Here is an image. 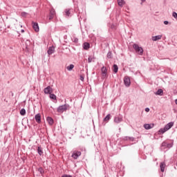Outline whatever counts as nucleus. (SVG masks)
<instances>
[{
	"label": "nucleus",
	"instance_id": "nucleus-1",
	"mask_svg": "<svg viewBox=\"0 0 177 177\" xmlns=\"http://www.w3.org/2000/svg\"><path fill=\"white\" fill-rule=\"evenodd\" d=\"M133 48L138 55H140V56L143 55V48L139 46V45L136 44H133Z\"/></svg>",
	"mask_w": 177,
	"mask_h": 177
},
{
	"label": "nucleus",
	"instance_id": "nucleus-2",
	"mask_svg": "<svg viewBox=\"0 0 177 177\" xmlns=\"http://www.w3.org/2000/svg\"><path fill=\"white\" fill-rule=\"evenodd\" d=\"M67 109H70V105L68 104H64V105H61L59 106L57 109V113H64V111H67Z\"/></svg>",
	"mask_w": 177,
	"mask_h": 177
},
{
	"label": "nucleus",
	"instance_id": "nucleus-3",
	"mask_svg": "<svg viewBox=\"0 0 177 177\" xmlns=\"http://www.w3.org/2000/svg\"><path fill=\"white\" fill-rule=\"evenodd\" d=\"M160 147L162 149L163 148V150H165V149H171V147H174V142L167 143L166 141H163Z\"/></svg>",
	"mask_w": 177,
	"mask_h": 177
},
{
	"label": "nucleus",
	"instance_id": "nucleus-4",
	"mask_svg": "<svg viewBox=\"0 0 177 177\" xmlns=\"http://www.w3.org/2000/svg\"><path fill=\"white\" fill-rule=\"evenodd\" d=\"M55 16H56V11H55V9H51L48 17L49 21H50V20H53V19H55Z\"/></svg>",
	"mask_w": 177,
	"mask_h": 177
},
{
	"label": "nucleus",
	"instance_id": "nucleus-5",
	"mask_svg": "<svg viewBox=\"0 0 177 177\" xmlns=\"http://www.w3.org/2000/svg\"><path fill=\"white\" fill-rule=\"evenodd\" d=\"M102 72V79L107 78V68L106 66H102L101 68Z\"/></svg>",
	"mask_w": 177,
	"mask_h": 177
},
{
	"label": "nucleus",
	"instance_id": "nucleus-6",
	"mask_svg": "<svg viewBox=\"0 0 177 177\" xmlns=\"http://www.w3.org/2000/svg\"><path fill=\"white\" fill-rule=\"evenodd\" d=\"M124 84L127 88H129V86H131V79L128 76H125L124 77Z\"/></svg>",
	"mask_w": 177,
	"mask_h": 177
},
{
	"label": "nucleus",
	"instance_id": "nucleus-7",
	"mask_svg": "<svg viewBox=\"0 0 177 177\" xmlns=\"http://www.w3.org/2000/svg\"><path fill=\"white\" fill-rule=\"evenodd\" d=\"M44 92L46 95H50V93H53V88L50 86H48L44 89Z\"/></svg>",
	"mask_w": 177,
	"mask_h": 177
},
{
	"label": "nucleus",
	"instance_id": "nucleus-8",
	"mask_svg": "<svg viewBox=\"0 0 177 177\" xmlns=\"http://www.w3.org/2000/svg\"><path fill=\"white\" fill-rule=\"evenodd\" d=\"M82 153L80 151H74L72 153L71 157H73V158L74 160H77L78 158V157H80Z\"/></svg>",
	"mask_w": 177,
	"mask_h": 177
},
{
	"label": "nucleus",
	"instance_id": "nucleus-9",
	"mask_svg": "<svg viewBox=\"0 0 177 177\" xmlns=\"http://www.w3.org/2000/svg\"><path fill=\"white\" fill-rule=\"evenodd\" d=\"M32 28L35 30L36 32L39 31V26H38V23L37 22H32Z\"/></svg>",
	"mask_w": 177,
	"mask_h": 177
},
{
	"label": "nucleus",
	"instance_id": "nucleus-10",
	"mask_svg": "<svg viewBox=\"0 0 177 177\" xmlns=\"http://www.w3.org/2000/svg\"><path fill=\"white\" fill-rule=\"evenodd\" d=\"M47 53L49 56H50V55H53V53H55V47L53 46H50L48 50H47Z\"/></svg>",
	"mask_w": 177,
	"mask_h": 177
},
{
	"label": "nucleus",
	"instance_id": "nucleus-11",
	"mask_svg": "<svg viewBox=\"0 0 177 177\" xmlns=\"http://www.w3.org/2000/svg\"><path fill=\"white\" fill-rule=\"evenodd\" d=\"M35 120L37 124H41V114L37 113L35 115Z\"/></svg>",
	"mask_w": 177,
	"mask_h": 177
},
{
	"label": "nucleus",
	"instance_id": "nucleus-12",
	"mask_svg": "<svg viewBox=\"0 0 177 177\" xmlns=\"http://www.w3.org/2000/svg\"><path fill=\"white\" fill-rule=\"evenodd\" d=\"M173 127H174V122H170L165 126V129H166L167 131H169V129H171V128Z\"/></svg>",
	"mask_w": 177,
	"mask_h": 177
},
{
	"label": "nucleus",
	"instance_id": "nucleus-13",
	"mask_svg": "<svg viewBox=\"0 0 177 177\" xmlns=\"http://www.w3.org/2000/svg\"><path fill=\"white\" fill-rule=\"evenodd\" d=\"M71 12H73V9L70 8H67L64 11L66 16H67L68 17H70V16H71Z\"/></svg>",
	"mask_w": 177,
	"mask_h": 177
},
{
	"label": "nucleus",
	"instance_id": "nucleus-14",
	"mask_svg": "<svg viewBox=\"0 0 177 177\" xmlns=\"http://www.w3.org/2000/svg\"><path fill=\"white\" fill-rule=\"evenodd\" d=\"M122 118L120 116H115L114 118V122H115L116 124H120V122H122Z\"/></svg>",
	"mask_w": 177,
	"mask_h": 177
},
{
	"label": "nucleus",
	"instance_id": "nucleus-15",
	"mask_svg": "<svg viewBox=\"0 0 177 177\" xmlns=\"http://www.w3.org/2000/svg\"><path fill=\"white\" fill-rule=\"evenodd\" d=\"M144 128L145 129H151V128H154V124H145Z\"/></svg>",
	"mask_w": 177,
	"mask_h": 177
},
{
	"label": "nucleus",
	"instance_id": "nucleus-16",
	"mask_svg": "<svg viewBox=\"0 0 177 177\" xmlns=\"http://www.w3.org/2000/svg\"><path fill=\"white\" fill-rule=\"evenodd\" d=\"M91 48V44L88 42H84L83 44V48L84 49V50H88V49H89Z\"/></svg>",
	"mask_w": 177,
	"mask_h": 177
},
{
	"label": "nucleus",
	"instance_id": "nucleus-17",
	"mask_svg": "<svg viewBox=\"0 0 177 177\" xmlns=\"http://www.w3.org/2000/svg\"><path fill=\"white\" fill-rule=\"evenodd\" d=\"M155 95L158 96H162L164 95V91L161 88L158 89V91L155 93Z\"/></svg>",
	"mask_w": 177,
	"mask_h": 177
},
{
	"label": "nucleus",
	"instance_id": "nucleus-18",
	"mask_svg": "<svg viewBox=\"0 0 177 177\" xmlns=\"http://www.w3.org/2000/svg\"><path fill=\"white\" fill-rule=\"evenodd\" d=\"M165 167H166L165 162H160V168L161 172H164V171H165Z\"/></svg>",
	"mask_w": 177,
	"mask_h": 177
},
{
	"label": "nucleus",
	"instance_id": "nucleus-19",
	"mask_svg": "<svg viewBox=\"0 0 177 177\" xmlns=\"http://www.w3.org/2000/svg\"><path fill=\"white\" fill-rule=\"evenodd\" d=\"M46 120L50 125H53V124H54L53 118L48 116V117H47Z\"/></svg>",
	"mask_w": 177,
	"mask_h": 177
},
{
	"label": "nucleus",
	"instance_id": "nucleus-20",
	"mask_svg": "<svg viewBox=\"0 0 177 177\" xmlns=\"http://www.w3.org/2000/svg\"><path fill=\"white\" fill-rule=\"evenodd\" d=\"M37 153L39 156H42V154H44V150L41 146L37 147Z\"/></svg>",
	"mask_w": 177,
	"mask_h": 177
},
{
	"label": "nucleus",
	"instance_id": "nucleus-21",
	"mask_svg": "<svg viewBox=\"0 0 177 177\" xmlns=\"http://www.w3.org/2000/svg\"><path fill=\"white\" fill-rule=\"evenodd\" d=\"M162 38V35H156V36H153L151 39L152 41H158V39H161Z\"/></svg>",
	"mask_w": 177,
	"mask_h": 177
},
{
	"label": "nucleus",
	"instance_id": "nucleus-22",
	"mask_svg": "<svg viewBox=\"0 0 177 177\" xmlns=\"http://www.w3.org/2000/svg\"><path fill=\"white\" fill-rule=\"evenodd\" d=\"M111 120V115L108 114L103 120L104 122H109V120Z\"/></svg>",
	"mask_w": 177,
	"mask_h": 177
},
{
	"label": "nucleus",
	"instance_id": "nucleus-23",
	"mask_svg": "<svg viewBox=\"0 0 177 177\" xmlns=\"http://www.w3.org/2000/svg\"><path fill=\"white\" fill-rule=\"evenodd\" d=\"M123 140H129L130 142H133L135 138L133 137L124 136L123 137Z\"/></svg>",
	"mask_w": 177,
	"mask_h": 177
},
{
	"label": "nucleus",
	"instance_id": "nucleus-24",
	"mask_svg": "<svg viewBox=\"0 0 177 177\" xmlns=\"http://www.w3.org/2000/svg\"><path fill=\"white\" fill-rule=\"evenodd\" d=\"M167 132V129L165 127L160 129L158 131V135H161V133H165Z\"/></svg>",
	"mask_w": 177,
	"mask_h": 177
},
{
	"label": "nucleus",
	"instance_id": "nucleus-25",
	"mask_svg": "<svg viewBox=\"0 0 177 177\" xmlns=\"http://www.w3.org/2000/svg\"><path fill=\"white\" fill-rule=\"evenodd\" d=\"M37 171L39 172V174H41V176H44V174H45V170L41 167H40Z\"/></svg>",
	"mask_w": 177,
	"mask_h": 177
},
{
	"label": "nucleus",
	"instance_id": "nucleus-26",
	"mask_svg": "<svg viewBox=\"0 0 177 177\" xmlns=\"http://www.w3.org/2000/svg\"><path fill=\"white\" fill-rule=\"evenodd\" d=\"M113 73L117 74V73H118V66H117V64H113Z\"/></svg>",
	"mask_w": 177,
	"mask_h": 177
},
{
	"label": "nucleus",
	"instance_id": "nucleus-27",
	"mask_svg": "<svg viewBox=\"0 0 177 177\" xmlns=\"http://www.w3.org/2000/svg\"><path fill=\"white\" fill-rule=\"evenodd\" d=\"M107 59H113V53L111 51H109L106 55Z\"/></svg>",
	"mask_w": 177,
	"mask_h": 177
},
{
	"label": "nucleus",
	"instance_id": "nucleus-28",
	"mask_svg": "<svg viewBox=\"0 0 177 177\" xmlns=\"http://www.w3.org/2000/svg\"><path fill=\"white\" fill-rule=\"evenodd\" d=\"M124 3H125V1H124V0H118V5L119 6H124Z\"/></svg>",
	"mask_w": 177,
	"mask_h": 177
},
{
	"label": "nucleus",
	"instance_id": "nucleus-29",
	"mask_svg": "<svg viewBox=\"0 0 177 177\" xmlns=\"http://www.w3.org/2000/svg\"><path fill=\"white\" fill-rule=\"evenodd\" d=\"M66 68L68 71H71L74 68V64H70Z\"/></svg>",
	"mask_w": 177,
	"mask_h": 177
},
{
	"label": "nucleus",
	"instance_id": "nucleus-30",
	"mask_svg": "<svg viewBox=\"0 0 177 177\" xmlns=\"http://www.w3.org/2000/svg\"><path fill=\"white\" fill-rule=\"evenodd\" d=\"M50 99L52 100H56V95L50 93Z\"/></svg>",
	"mask_w": 177,
	"mask_h": 177
},
{
	"label": "nucleus",
	"instance_id": "nucleus-31",
	"mask_svg": "<svg viewBox=\"0 0 177 177\" xmlns=\"http://www.w3.org/2000/svg\"><path fill=\"white\" fill-rule=\"evenodd\" d=\"M19 113L21 115H24L26 114V109H21Z\"/></svg>",
	"mask_w": 177,
	"mask_h": 177
},
{
	"label": "nucleus",
	"instance_id": "nucleus-32",
	"mask_svg": "<svg viewBox=\"0 0 177 177\" xmlns=\"http://www.w3.org/2000/svg\"><path fill=\"white\" fill-rule=\"evenodd\" d=\"M110 28H111V30H116L117 27L114 25V24H112L109 26Z\"/></svg>",
	"mask_w": 177,
	"mask_h": 177
},
{
	"label": "nucleus",
	"instance_id": "nucleus-33",
	"mask_svg": "<svg viewBox=\"0 0 177 177\" xmlns=\"http://www.w3.org/2000/svg\"><path fill=\"white\" fill-rule=\"evenodd\" d=\"M92 60H93V57H92V56H89L88 58V63H92Z\"/></svg>",
	"mask_w": 177,
	"mask_h": 177
},
{
	"label": "nucleus",
	"instance_id": "nucleus-34",
	"mask_svg": "<svg viewBox=\"0 0 177 177\" xmlns=\"http://www.w3.org/2000/svg\"><path fill=\"white\" fill-rule=\"evenodd\" d=\"M172 16H173V17H174V19H176V20H177V13H176V12H173Z\"/></svg>",
	"mask_w": 177,
	"mask_h": 177
},
{
	"label": "nucleus",
	"instance_id": "nucleus-35",
	"mask_svg": "<svg viewBox=\"0 0 177 177\" xmlns=\"http://www.w3.org/2000/svg\"><path fill=\"white\" fill-rule=\"evenodd\" d=\"M21 15L22 16V17H26L27 16V12H22Z\"/></svg>",
	"mask_w": 177,
	"mask_h": 177
},
{
	"label": "nucleus",
	"instance_id": "nucleus-36",
	"mask_svg": "<svg viewBox=\"0 0 177 177\" xmlns=\"http://www.w3.org/2000/svg\"><path fill=\"white\" fill-rule=\"evenodd\" d=\"M73 41L75 44H78V38L74 37Z\"/></svg>",
	"mask_w": 177,
	"mask_h": 177
},
{
	"label": "nucleus",
	"instance_id": "nucleus-37",
	"mask_svg": "<svg viewBox=\"0 0 177 177\" xmlns=\"http://www.w3.org/2000/svg\"><path fill=\"white\" fill-rule=\"evenodd\" d=\"M62 177H73V176L68 175V174H64V175L62 176Z\"/></svg>",
	"mask_w": 177,
	"mask_h": 177
},
{
	"label": "nucleus",
	"instance_id": "nucleus-38",
	"mask_svg": "<svg viewBox=\"0 0 177 177\" xmlns=\"http://www.w3.org/2000/svg\"><path fill=\"white\" fill-rule=\"evenodd\" d=\"M164 24H165V26H167V24H169V22L168 21H164Z\"/></svg>",
	"mask_w": 177,
	"mask_h": 177
},
{
	"label": "nucleus",
	"instance_id": "nucleus-39",
	"mask_svg": "<svg viewBox=\"0 0 177 177\" xmlns=\"http://www.w3.org/2000/svg\"><path fill=\"white\" fill-rule=\"evenodd\" d=\"M145 111L147 113H149V111H150V109L149 108H145Z\"/></svg>",
	"mask_w": 177,
	"mask_h": 177
},
{
	"label": "nucleus",
	"instance_id": "nucleus-40",
	"mask_svg": "<svg viewBox=\"0 0 177 177\" xmlns=\"http://www.w3.org/2000/svg\"><path fill=\"white\" fill-rule=\"evenodd\" d=\"M84 76L80 75V80H81V81H84Z\"/></svg>",
	"mask_w": 177,
	"mask_h": 177
},
{
	"label": "nucleus",
	"instance_id": "nucleus-41",
	"mask_svg": "<svg viewBox=\"0 0 177 177\" xmlns=\"http://www.w3.org/2000/svg\"><path fill=\"white\" fill-rule=\"evenodd\" d=\"M21 32H24V29L21 30Z\"/></svg>",
	"mask_w": 177,
	"mask_h": 177
},
{
	"label": "nucleus",
	"instance_id": "nucleus-42",
	"mask_svg": "<svg viewBox=\"0 0 177 177\" xmlns=\"http://www.w3.org/2000/svg\"><path fill=\"white\" fill-rule=\"evenodd\" d=\"M142 2H146V0H141Z\"/></svg>",
	"mask_w": 177,
	"mask_h": 177
},
{
	"label": "nucleus",
	"instance_id": "nucleus-43",
	"mask_svg": "<svg viewBox=\"0 0 177 177\" xmlns=\"http://www.w3.org/2000/svg\"><path fill=\"white\" fill-rule=\"evenodd\" d=\"M175 103L176 104H177V99L175 100Z\"/></svg>",
	"mask_w": 177,
	"mask_h": 177
},
{
	"label": "nucleus",
	"instance_id": "nucleus-44",
	"mask_svg": "<svg viewBox=\"0 0 177 177\" xmlns=\"http://www.w3.org/2000/svg\"><path fill=\"white\" fill-rule=\"evenodd\" d=\"M11 93H12V96H13V95H14L13 93H12V92H11Z\"/></svg>",
	"mask_w": 177,
	"mask_h": 177
},
{
	"label": "nucleus",
	"instance_id": "nucleus-45",
	"mask_svg": "<svg viewBox=\"0 0 177 177\" xmlns=\"http://www.w3.org/2000/svg\"><path fill=\"white\" fill-rule=\"evenodd\" d=\"M176 165L177 166V162H176Z\"/></svg>",
	"mask_w": 177,
	"mask_h": 177
}]
</instances>
